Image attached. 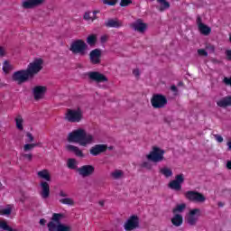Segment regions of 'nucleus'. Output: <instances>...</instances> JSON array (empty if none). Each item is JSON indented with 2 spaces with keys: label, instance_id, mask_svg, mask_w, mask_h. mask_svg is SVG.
<instances>
[{
  "label": "nucleus",
  "instance_id": "nucleus-64",
  "mask_svg": "<svg viewBox=\"0 0 231 231\" xmlns=\"http://www.w3.org/2000/svg\"><path fill=\"white\" fill-rule=\"evenodd\" d=\"M0 185H1V182H0Z\"/></svg>",
  "mask_w": 231,
  "mask_h": 231
},
{
  "label": "nucleus",
  "instance_id": "nucleus-24",
  "mask_svg": "<svg viewBox=\"0 0 231 231\" xmlns=\"http://www.w3.org/2000/svg\"><path fill=\"white\" fill-rule=\"evenodd\" d=\"M173 226H181L183 225V216L180 214H175L171 218Z\"/></svg>",
  "mask_w": 231,
  "mask_h": 231
},
{
  "label": "nucleus",
  "instance_id": "nucleus-41",
  "mask_svg": "<svg viewBox=\"0 0 231 231\" xmlns=\"http://www.w3.org/2000/svg\"><path fill=\"white\" fill-rule=\"evenodd\" d=\"M26 137H27V140H26L27 143H32V142H33V140H35V138L33 137V134H32V133H30V132L26 133Z\"/></svg>",
  "mask_w": 231,
  "mask_h": 231
},
{
  "label": "nucleus",
  "instance_id": "nucleus-54",
  "mask_svg": "<svg viewBox=\"0 0 231 231\" xmlns=\"http://www.w3.org/2000/svg\"><path fill=\"white\" fill-rule=\"evenodd\" d=\"M34 147H42V143L41 142L34 143Z\"/></svg>",
  "mask_w": 231,
  "mask_h": 231
},
{
  "label": "nucleus",
  "instance_id": "nucleus-18",
  "mask_svg": "<svg viewBox=\"0 0 231 231\" xmlns=\"http://www.w3.org/2000/svg\"><path fill=\"white\" fill-rule=\"evenodd\" d=\"M91 64H100V57H102V51L95 49L89 53Z\"/></svg>",
  "mask_w": 231,
  "mask_h": 231
},
{
  "label": "nucleus",
  "instance_id": "nucleus-10",
  "mask_svg": "<svg viewBox=\"0 0 231 231\" xmlns=\"http://www.w3.org/2000/svg\"><path fill=\"white\" fill-rule=\"evenodd\" d=\"M87 75L89 80H92V82H97V84L109 81V79L106 75L98 71H90V72H88Z\"/></svg>",
  "mask_w": 231,
  "mask_h": 231
},
{
  "label": "nucleus",
  "instance_id": "nucleus-44",
  "mask_svg": "<svg viewBox=\"0 0 231 231\" xmlns=\"http://www.w3.org/2000/svg\"><path fill=\"white\" fill-rule=\"evenodd\" d=\"M83 19L85 21H92V17H91V12L88 11L84 14L83 15Z\"/></svg>",
  "mask_w": 231,
  "mask_h": 231
},
{
  "label": "nucleus",
  "instance_id": "nucleus-28",
  "mask_svg": "<svg viewBox=\"0 0 231 231\" xmlns=\"http://www.w3.org/2000/svg\"><path fill=\"white\" fill-rule=\"evenodd\" d=\"M185 208H187V204L185 203H182V204H179L177 205L173 209H172V212L174 214H178L179 213H181L185 210Z\"/></svg>",
  "mask_w": 231,
  "mask_h": 231
},
{
  "label": "nucleus",
  "instance_id": "nucleus-51",
  "mask_svg": "<svg viewBox=\"0 0 231 231\" xmlns=\"http://www.w3.org/2000/svg\"><path fill=\"white\" fill-rule=\"evenodd\" d=\"M171 91H173V93H178V87H176V85H172L171 87Z\"/></svg>",
  "mask_w": 231,
  "mask_h": 231
},
{
  "label": "nucleus",
  "instance_id": "nucleus-1",
  "mask_svg": "<svg viewBox=\"0 0 231 231\" xmlns=\"http://www.w3.org/2000/svg\"><path fill=\"white\" fill-rule=\"evenodd\" d=\"M42 64H44V60L42 59H35L32 62L29 63L26 69H21L14 72L12 79L19 85L33 80V79H35V75L42 70Z\"/></svg>",
  "mask_w": 231,
  "mask_h": 231
},
{
  "label": "nucleus",
  "instance_id": "nucleus-49",
  "mask_svg": "<svg viewBox=\"0 0 231 231\" xmlns=\"http://www.w3.org/2000/svg\"><path fill=\"white\" fill-rule=\"evenodd\" d=\"M133 73H134V77H136V78L140 77V69H134Z\"/></svg>",
  "mask_w": 231,
  "mask_h": 231
},
{
  "label": "nucleus",
  "instance_id": "nucleus-16",
  "mask_svg": "<svg viewBox=\"0 0 231 231\" xmlns=\"http://www.w3.org/2000/svg\"><path fill=\"white\" fill-rule=\"evenodd\" d=\"M47 226L49 231H71V227L69 226H65L64 224L56 225L53 221L49 222Z\"/></svg>",
  "mask_w": 231,
  "mask_h": 231
},
{
  "label": "nucleus",
  "instance_id": "nucleus-48",
  "mask_svg": "<svg viewBox=\"0 0 231 231\" xmlns=\"http://www.w3.org/2000/svg\"><path fill=\"white\" fill-rule=\"evenodd\" d=\"M59 196H60V198H68V193L64 190H60Z\"/></svg>",
  "mask_w": 231,
  "mask_h": 231
},
{
  "label": "nucleus",
  "instance_id": "nucleus-17",
  "mask_svg": "<svg viewBox=\"0 0 231 231\" xmlns=\"http://www.w3.org/2000/svg\"><path fill=\"white\" fill-rule=\"evenodd\" d=\"M197 24L199 27V32H200L202 35H210L212 29L207 24L201 23V16L197 17Z\"/></svg>",
  "mask_w": 231,
  "mask_h": 231
},
{
  "label": "nucleus",
  "instance_id": "nucleus-40",
  "mask_svg": "<svg viewBox=\"0 0 231 231\" xmlns=\"http://www.w3.org/2000/svg\"><path fill=\"white\" fill-rule=\"evenodd\" d=\"M129 5H133V0H121L120 2L122 7L129 6Z\"/></svg>",
  "mask_w": 231,
  "mask_h": 231
},
{
  "label": "nucleus",
  "instance_id": "nucleus-55",
  "mask_svg": "<svg viewBox=\"0 0 231 231\" xmlns=\"http://www.w3.org/2000/svg\"><path fill=\"white\" fill-rule=\"evenodd\" d=\"M40 225H42V226L46 225V219L44 218L40 219Z\"/></svg>",
  "mask_w": 231,
  "mask_h": 231
},
{
  "label": "nucleus",
  "instance_id": "nucleus-7",
  "mask_svg": "<svg viewBox=\"0 0 231 231\" xmlns=\"http://www.w3.org/2000/svg\"><path fill=\"white\" fill-rule=\"evenodd\" d=\"M185 183V175L183 173L178 174L175 176V180H171L168 184L169 189L180 192L181 190V185Z\"/></svg>",
  "mask_w": 231,
  "mask_h": 231
},
{
  "label": "nucleus",
  "instance_id": "nucleus-56",
  "mask_svg": "<svg viewBox=\"0 0 231 231\" xmlns=\"http://www.w3.org/2000/svg\"><path fill=\"white\" fill-rule=\"evenodd\" d=\"M226 167L231 171V161L227 162Z\"/></svg>",
  "mask_w": 231,
  "mask_h": 231
},
{
  "label": "nucleus",
  "instance_id": "nucleus-13",
  "mask_svg": "<svg viewBox=\"0 0 231 231\" xmlns=\"http://www.w3.org/2000/svg\"><path fill=\"white\" fill-rule=\"evenodd\" d=\"M77 171L79 172V176H82V178H88V177L93 176V174H95V166L83 165V166L78 168Z\"/></svg>",
  "mask_w": 231,
  "mask_h": 231
},
{
  "label": "nucleus",
  "instance_id": "nucleus-9",
  "mask_svg": "<svg viewBox=\"0 0 231 231\" xmlns=\"http://www.w3.org/2000/svg\"><path fill=\"white\" fill-rule=\"evenodd\" d=\"M125 231H133L136 230V228H140V217L137 215H132L125 223Z\"/></svg>",
  "mask_w": 231,
  "mask_h": 231
},
{
  "label": "nucleus",
  "instance_id": "nucleus-30",
  "mask_svg": "<svg viewBox=\"0 0 231 231\" xmlns=\"http://www.w3.org/2000/svg\"><path fill=\"white\" fill-rule=\"evenodd\" d=\"M63 217H64V215H62L60 213H54L52 215L51 221H52V223L54 221L55 223H57V225H60V219H62Z\"/></svg>",
  "mask_w": 231,
  "mask_h": 231
},
{
  "label": "nucleus",
  "instance_id": "nucleus-11",
  "mask_svg": "<svg viewBox=\"0 0 231 231\" xmlns=\"http://www.w3.org/2000/svg\"><path fill=\"white\" fill-rule=\"evenodd\" d=\"M130 28H132L134 32H138V33H145V32H147V23H143V20L139 18L130 23Z\"/></svg>",
  "mask_w": 231,
  "mask_h": 231
},
{
  "label": "nucleus",
  "instance_id": "nucleus-25",
  "mask_svg": "<svg viewBox=\"0 0 231 231\" xmlns=\"http://www.w3.org/2000/svg\"><path fill=\"white\" fill-rule=\"evenodd\" d=\"M39 178L45 180V181H51V175H50V171L48 170H42L38 171Z\"/></svg>",
  "mask_w": 231,
  "mask_h": 231
},
{
  "label": "nucleus",
  "instance_id": "nucleus-27",
  "mask_svg": "<svg viewBox=\"0 0 231 231\" xmlns=\"http://www.w3.org/2000/svg\"><path fill=\"white\" fill-rule=\"evenodd\" d=\"M87 43L88 46H95L97 44V34H90L87 37Z\"/></svg>",
  "mask_w": 231,
  "mask_h": 231
},
{
  "label": "nucleus",
  "instance_id": "nucleus-19",
  "mask_svg": "<svg viewBox=\"0 0 231 231\" xmlns=\"http://www.w3.org/2000/svg\"><path fill=\"white\" fill-rule=\"evenodd\" d=\"M40 187L42 189L40 196L42 199H48V198H50V184L47 181H42Z\"/></svg>",
  "mask_w": 231,
  "mask_h": 231
},
{
  "label": "nucleus",
  "instance_id": "nucleus-14",
  "mask_svg": "<svg viewBox=\"0 0 231 231\" xmlns=\"http://www.w3.org/2000/svg\"><path fill=\"white\" fill-rule=\"evenodd\" d=\"M201 216V209L199 208H194L189 211V215L187 218V223L190 225V226H196V223H198V217Z\"/></svg>",
  "mask_w": 231,
  "mask_h": 231
},
{
  "label": "nucleus",
  "instance_id": "nucleus-6",
  "mask_svg": "<svg viewBox=\"0 0 231 231\" xmlns=\"http://www.w3.org/2000/svg\"><path fill=\"white\" fill-rule=\"evenodd\" d=\"M151 104L154 109H162L167 106V97L162 94H155L151 99Z\"/></svg>",
  "mask_w": 231,
  "mask_h": 231
},
{
  "label": "nucleus",
  "instance_id": "nucleus-63",
  "mask_svg": "<svg viewBox=\"0 0 231 231\" xmlns=\"http://www.w3.org/2000/svg\"><path fill=\"white\" fill-rule=\"evenodd\" d=\"M150 1H152H152H154V0H150Z\"/></svg>",
  "mask_w": 231,
  "mask_h": 231
},
{
  "label": "nucleus",
  "instance_id": "nucleus-62",
  "mask_svg": "<svg viewBox=\"0 0 231 231\" xmlns=\"http://www.w3.org/2000/svg\"><path fill=\"white\" fill-rule=\"evenodd\" d=\"M179 86H183V82H179Z\"/></svg>",
  "mask_w": 231,
  "mask_h": 231
},
{
  "label": "nucleus",
  "instance_id": "nucleus-34",
  "mask_svg": "<svg viewBox=\"0 0 231 231\" xmlns=\"http://www.w3.org/2000/svg\"><path fill=\"white\" fill-rule=\"evenodd\" d=\"M12 69V65H10L9 60H5L3 64V71L4 73H8Z\"/></svg>",
  "mask_w": 231,
  "mask_h": 231
},
{
  "label": "nucleus",
  "instance_id": "nucleus-20",
  "mask_svg": "<svg viewBox=\"0 0 231 231\" xmlns=\"http://www.w3.org/2000/svg\"><path fill=\"white\" fill-rule=\"evenodd\" d=\"M106 151H107V144H96L90 149V154L92 156H98V154H102Z\"/></svg>",
  "mask_w": 231,
  "mask_h": 231
},
{
  "label": "nucleus",
  "instance_id": "nucleus-36",
  "mask_svg": "<svg viewBox=\"0 0 231 231\" xmlns=\"http://www.w3.org/2000/svg\"><path fill=\"white\" fill-rule=\"evenodd\" d=\"M12 214V208H7L0 210V216H10Z\"/></svg>",
  "mask_w": 231,
  "mask_h": 231
},
{
  "label": "nucleus",
  "instance_id": "nucleus-58",
  "mask_svg": "<svg viewBox=\"0 0 231 231\" xmlns=\"http://www.w3.org/2000/svg\"><path fill=\"white\" fill-rule=\"evenodd\" d=\"M91 17H92V21H95V20L98 19V17L97 16V14H93V16H91Z\"/></svg>",
  "mask_w": 231,
  "mask_h": 231
},
{
  "label": "nucleus",
  "instance_id": "nucleus-22",
  "mask_svg": "<svg viewBox=\"0 0 231 231\" xmlns=\"http://www.w3.org/2000/svg\"><path fill=\"white\" fill-rule=\"evenodd\" d=\"M67 151L69 152H74L79 158H84V153L82 152V150L75 145L68 144L66 146Z\"/></svg>",
  "mask_w": 231,
  "mask_h": 231
},
{
  "label": "nucleus",
  "instance_id": "nucleus-35",
  "mask_svg": "<svg viewBox=\"0 0 231 231\" xmlns=\"http://www.w3.org/2000/svg\"><path fill=\"white\" fill-rule=\"evenodd\" d=\"M67 166L69 169H71V170L77 169V160H75V159H69L68 162H67Z\"/></svg>",
  "mask_w": 231,
  "mask_h": 231
},
{
  "label": "nucleus",
  "instance_id": "nucleus-2",
  "mask_svg": "<svg viewBox=\"0 0 231 231\" xmlns=\"http://www.w3.org/2000/svg\"><path fill=\"white\" fill-rule=\"evenodd\" d=\"M95 138L93 134H88L86 130L79 128L69 134L68 142L72 143H79L81 147H88L93 143Z\"/></svg>",
  "mask_w": 231,
  "mask_h": 231
},
{
  "label": "nucleus",
  "instance_id": "nucleus-47",
  "mask_svg": "<svg viewBox=\"0 0 231 231\" xmlns=\"http://www.w3.org/2000/svg\"><path fill=\"white\" fill-rule=\"evenodd\" d=\"M100 42H101L102 44L107 42V36H106V35L101 36V37H100Z\"/></svg>",
  "mask_w": 231,
  "mask_h": 231
},
{
  "label": "nucleus",
  "instance_id": "nucleus-5",
  "mask_svg": "<svg viewBox=\"0 0 231 231\" xmlns=\"http://www.w3.org/2000/svg\"><path fill=\"white\" fill-rule=\"evenodd\" d=\"M184 196L188 201H191L192 203H205L207 201L205 195L196 190L186 191Z\"/></svg>",
  "mask_w": 231,
  "mask_h": 231
},
{
  "label": "nucleus",
  "instance_id": "nucleus-31",
  "mask_svg": "<svg viewBox=\"0 0 231 231\" xmlns=\"http://www.w3.org/2000/svg\"><path fill=\"white\" fill-rule=\"evenodd\" d=\"M15 122H16L17 129H19L20 131H23V129H24V127L23 126V122H24V120L23 119V116H18V117L15 118Z\"/></svg>",
  "mask_w": 231,
  "mask_h": 231
},
{
  "label": "nucleus",
  "instance_id": "nucleus-4",
  "mask_svg": "<svg viewBox=\"0 0 231 231\" xmlns=\"http://www.w3.org/2000/svg\"><path fill=\"white\" fill-rule=\"evenodd\" d=\"M163 154H165V150H163L158 146H152V151H151L150 153L148 155H146V158L150 162L158 163V162H163V160H165V157L163 156Z\"/></svg>",
  "mask_w": 231,
  "mask_h": 231
},
{
  "label": "nucleus",
  "instance_id": "nucleus-61",
  "mask_svg": "<svg viewBox=\"0 0 231 231\" xmlns=\"http://www.w3.org/2000/svg\"><path fill=\"white\" fill-rule=\"evenodd\" d=\"M98 14V11H93V15H97Z\"/></svg>",
  "mask_w": 231,
  "mask_h": 231
},
{
  "label": "nucleus",
  "instance_id": "nucleus-52",
  "mask_svg": "<svg viewBox=\"0 0 231 231\" xmlns=\"http://www.w3.org/2000/svg\"><path fill=\"white\" fill-rule=\"evenodd\" d=\"M226 54L227 60H231V51H226Z\"/></svg>",
  "mask_w": 231,
  "mask_h": 231
},
{
  "label": "nucleus",
  "instance_id": "nucleus-50",
  "mask_svg": "<svg viewBox=\"0 0 231 231\" xmlns=\"http://www.w3.org/2000/svg\"><path fill=\"white\" fill-rule=\"evenodd\" d=\"M207 50H209L211 53H214V51H216V47H214L213 45H209L207 47Z\"/></svg>",
  "mask_w": 231,
  "mask_h": 231
},
{
  "label": "nucleus",
  "instance_id": "nucleus-39",
  "mask_svg": "<svg viewBox=\"0 0 231 231\" xmlns=\"http://www.w3.org/2000/svg\"><path fill=\"white\" fill-rule=\"evenodd\" d=\"M0 228H2V230H7V231L12 230V227L8 226L6 222H0Z\"/></svg>",
  "mask_w": 231,
  "mask_h": 231
},
{
  "label": "nucleus",
  "instance_id": "nucleus-46",
  "mask_svg": "<svg viewBox=\"0 0 231 231\" xmlns=\"http://www.w3.org/2000/svg\"><path fill=\"white\" fill-rule=\"evenodd\" d=\"M215 139L217 140V142H218L219 143H221L223 142V136L219 135V134H215Z\"/></svg>",
  "mask_w": 231,
  "mask_h": 231
},
{
  "label": "nucleus",
  "instance_id": "nucleus-37",
  "mask_svg": "<svg viewBox=\"0 0 231 231\" xmlns=\"http://www.w3.org/2000/svg\"><path fill=\"white\" fill-rule=\"evenodd\" d=\"M35 144L34 143H26L23 145V151L25 152H28V151H32V149H34Z\"/></svg>",
  "mask_w": 231,
  "mask_h": 231
},
{
  "label": "nucleus",
  "instance_id": "nucleus-57",
  "mask_svg": "<svg viewBox=\"0 0 231 231\" xmlns=\"http://www.w3.org/2000/svg\"><path fill=\"white\" fill-rule=\"evenodd\" d=\"M105 201L104 200H100L99 202H98V204L100 205V207H104V205H105Z\"/></svg>",
  "mask_w": 231,
  "mask_h": 231
},
{
  "label": "nucleus",
  "instance_id": "nucleus-21",
  "mask_svg": "<svg viewBox=\"0 0 231 231\" xmlns=\"http://www.w3.org/2000/svg\"><path fill=\"white\" fill-rule=\"evenodd\" d=\"M105 26L106 28H120L122 27V22H120L117 18L108 19L107 22L105 23Z\"/></svg>",
  "mask_w": 231,
  "mask_h": 231
},
{
  "label": "nucleus",
  "instance_id": "nucleus-45",
  "mask_svg": "<svg viewBox=\"0 0 231 231\" xmlns=\"http://www.w3.org/2000/svg\"><path fill=\"white\" fill-rule=\"evenodd\" d=\"M23 158H26L29 162H32L33 155L32 153H23L22 155Z\"/></svg>",
  "mask_w": 231,
  "mask_h": 231
},
{
  "label": "nucleus",
  "instance_id": "nucleus-42",
  "mask_svg": "<svg viewBox=\"0 0 231 231\" xmlns=\"http://www.w3.org/2000/svg\"><path fill=\"white\" fill-rule=\"evenodd\" d=\"M141 167H143V169H147L148 171H151V169H152V164H151V162H144L141 164Z\"/></svg>",
  "mask_w": 231,
  "mask_h": 231
},
{
  "label": "nucleus",
  "instance_id": "nucleus-26",
  "mask_svg": "<svg viewBox=\"0 0 231 231\" xmlns=\"http://www.w3.org/2000/svg\"><path fill=\"white\" fill-rule=\"evenodd\" d=\"M157 3H160L161 5L160 12H163L171 8V4L167 0H157Z\"/></svg>",
  "mask_w": 231,
  "mask_h": 231
},
{
  "label": "nucleus",
  "instance_id": "nucleus-53",
  "mask_svg": "<svg viewBox=\"0 0 231 231\" xmlns=\"http://www.w3.org/2000/svg\"><path fill=\"white\" fill-rule=\"evenodd\" d=\"M0 57H5V49L3 47H0Z\"/></svg>",
  "mask_w": 231,
  "mask_h": 231
},
{
  "label": "nucleus",
  "instance_id": "nucleus-12",
  "mask_svg": "<svg viewBox=\"0 0 231 231\" xmlns=\"http://www.w3.org/2000/svg\"><path fill=\"white\" fill-rule=\"evenodd\" d=\"M46 0H24L22 3V6L24 10H33V8H38V6H42Z\"/></svg>",
  "mask_w": 231,
  "mask_h": 231
},
{
  "label": "nucleus",
  "instance_id": "nucleus-33",
  "mask_svg": "<svg viewBox=\"0 0 231 231\" xmlns=\"http://www.w3.org/2000/svg\"><path fill=\"white\" fill-rule=\"evenodd\" d=\"M111 176L115 180H120V178H122V176H124V171H122L121 170H116V171L111 173Z\"/></svg>",
  "mask_w": 231,
  "mask_h": 231
},
{
  "label": "nucleus",
  "instance_id": "nucleus-8",
  "mask_svg": "<svg viewBox=\"0 0 231 231\" xmlns=\"http://www.w3.org/2000/svg\"><path fill=\"white\" fill-rule=\"evenodd\" d=\"M65 120L73 124L80 122V120H82V110L80 108H78L77 110L68 109Z\"/></svg>",
  "mask_w": 231,
  "mask_h": 231
},
{
  "label": "nucleus",
  "instance_id": "nucleus-29",
  "mask_svg": "<svg viewBox=\"0 0 231 231\" xmlns=\"http://www.w3.org/2000/svg\"><path fill=\"white\" fill-rule=\"evenodd\" d=\"M60 203H62V205H69L70 207H73V205H75V200H73V199L71 198H65L60 199Z\"/></svg>",
  "mask_w": 231,
  "mask_h": 231
},
{
  "label": "nucleus",
  "instance_id": "nucleus-23",
  "mask_svg": "<svg viewBox=\"0 0 231 231\" xmlns=\"http://www.w3.org/2000/svg\"><path fill=\"white\" fill-rule=\"evenodd\" d=\"M218 107H230L231 106V96H226L217 102Z\"/></svg>",
  "mask_w": 231,
  "mask_h": 231
},
{
  "label": "nucleus",
  "instance_id": "nucleus-59",
  "mask_svg": "<svg viewBox=\"0 0 231 231\" xmlns=\"http://www.w3.org/2000/svg\"><path fill=\"white\" fill-rule=\"evenodd\" d=\"M108 151H113L115 149V146H109L107 147Z\"/></svg>",
  "mask_w": 231,
  "mask_h": 231
},
{
  "label": "nucleus",
  "instance_id": "nucleus-60",
  "mask_svg": "<svg viewBox=\"0 0 231 231\" xmlns=\"http://www.w3.org/2000/svg\"><path fill=\"white\" fill-rule=\"evenodd\" d=\"M225 204H223V202H218V207H224Z\"/></svg>",
  "mask_w": 231,
  "mask_h": 231
},
{
  "label": "nucleus",
  "instance_id": "nucleus-38",
  "mask_svg": "<svg viewBox=\"0 0 231 231\" xmlns=\"http://www.w3.org/2000/svg\"><path fill=\"white\" fill-rule=\"evenodd\" d=\"M103 3L108 6H115L118 3V0H103Z\"/></svg>",
  "mask_w": 231,
  "mask_h": 231
},
{
  "label": "nucleus",
  "instance_id": "nucleus-15",
  "mask_svg": "<svg viewBox=\"0 0 231 231\" xmlns=\"http://www.w3.org/2000/svg\"><path fill=\"white\" fill-rule=\"evenodd\" d=\"M47 88L44 86H36L32 89V95L34 97V100H42L44 98V95H46Z\"/></svg>",
  "mask_w": 231,
  "mask_h": 231
},
{
  "label": "nucleus",
  "instance_id": "nucleus-3",
  "mask_svg": "<svg viewBox=\"0 0 231 231\" xmlns=\"http://www.w3.org/2000/svg\"><path fill=\"white\" fill-rule=\"evenodd\" d=\"M69 51H71L74 55L85 57V55H88V43L84 42V40H76L70 44Z\"/></svg>",
  "mask_w": 231,
  "mask_h": 231
},
{
  "label": "nucleus",
  "instance_id": "nucleus-43",
  "mask_svg": "<svg viewBox=\"0 0 231 231\" xmlns=\"http://www.w3.org/2000/svg\"><path fill=\"white\" fill-rule=\"evenodd\" d=\"M198 53L200 57H208V52H207V51L204 49H199Z\"/></svg>",
  "mask_w": 231,
  "mask_h": 231
},
{
  "label": "nucleus",
  "instance_id": "nucleus-32",
  "mask_svg": "<svg viewBox=\"0 0 231 231\" xmlns=\"http://www.w3.org/2000/svg\"><path fill=\"white\" fill-rule=\"evenodd\" d=\"M161 174H163L166 178H171L172 176V171L169 168L161 169Z\"/></svg>",
  "mask_w": 231,
  "mask_h": 231
}]
</instances>
